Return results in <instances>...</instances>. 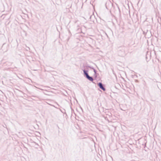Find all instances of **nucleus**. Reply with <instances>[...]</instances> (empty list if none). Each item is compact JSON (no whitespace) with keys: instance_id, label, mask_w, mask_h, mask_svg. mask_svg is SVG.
<instances>
[{"instance_id":"nucleus-1","label":"nucleus","mask_w":161,"mask_h":161,"mask_svg":"<svg viewBox=\"0 0 161 161\" xmlns=\"http://www.w3.org/2000/svg\"><path fill=\"white\" fill-rule=\"evenodd\" d=\"M84 72L86 75L87 78L90 80L92 81L93 80V78L92 77L89 76L88 74L86 72L85 70H84Z\"/></svg>"},{"instance_id":"nucleus-2","label":"nucleus","mask_w":161,"mask_h":161,"mask_svg":"<svg viewBox=\"0 0 161 161\" xmlns=\"http://www.w3.org/2000/svg\"><path fill=\"white\" fill-rule=\"evenodd\" d=\"M98 85L101 89H102L104 91L105 90V88L103 87L102 83H99Z\"/></svg>"}]
</instances>
